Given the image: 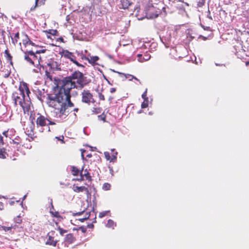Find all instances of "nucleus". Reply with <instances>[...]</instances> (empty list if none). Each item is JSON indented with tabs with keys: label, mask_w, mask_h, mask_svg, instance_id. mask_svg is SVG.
Returning <instances> with one entry per match:
<instances>
[{
	"label": "nucleus",
	"mask_w": 249,
	"mask_h": 249,
	"mask_svg": "<svg viewBox=\"0 0 249 249\" xmlns=\"http://www.w3.org/2000/svg\"><path fill=\"white\" fill-rule=\"evenodd\" d=\"M87 84L83 73L75 71L68 77L65 78L58 84V92L54 94H48L46 103L53 108L52 115L58 121L66 119L69 113L68 107H73L71 101L70 91L73 88H83Z\"/></svg>",
	"instance_id": "f257e3e1"
},
{
	"label": "nucleus",
	"mask_w": 249,
	"mask_h": 249,
	"mask_svg": "<svg viewBox=\"0 0 249 249\" xmlns=\"http://www.w3.org/2000/svg\"><path fill=\"white\" fill-rule=\"evenodd\" d=\"M31 93L28 85L23 83L20 85L18 89L12 94V99L15 106L19 105L23 109L24 112H29L30 109L31 102L29 94Z\"/></svg>",
	"instance_id": "f03ea898"
},
{
	"label": "nucleus",
	"mask_w": 249,
	"mask_h": 249,
	"mask_svg": "<svg viewBox=\"0 0 249 249\" xmlns=\"http://www.w3.org/2000/svg\"><path fill=\"white\" fill-rule=\"evenodd\" d=\"M37 115L38 116L36 120V125L39 131L43 132L44 129L43 127L46 126L47 131H50V128L48 125L55 124V123L52 121L50 117H45L39 113H38Z\"/></svg>",
	"instance_id": "7ed1b4c3"
},
{
	"label": "nucleus",
	"mask_w": 249,
	"mask_h": 249,
	"mask_svg": "<svg viewBox=\"0 0 249 249\" xmlns=\"http://www.w3.org/2000/svg\"><path fill=\"white\" fill-rule=\"evenodd\" d=\"M62 56L64 58L69 59L71 62L78 67H84L83 65L80 64L77 60L76 56L73 53H71L68 50H63L62 52Z\"/></svg>",
	"instance_id": "20e7f679"
},
{
	"label": "nucleus",
	"mask_w": 249,
	"mask_h": 249,
	"mask_svg": "<svg viewBox=\"0 0 249 249\" xmlns=\"http://www.w3.org/2000/svg\"><path fill=\"white\" fill-rule=\"evenodd\" d=\"M82 101L84 103L89 104L90 102H94V99L92 94L89 90H84L82 93Z\"/></svg>",
	"instance_id": "39448f33"
},
{
	"label": "nucleus",
	"mask_w": 249,
	"mask_h": 249,
	"mask_svg": "<svg viewBox=\"0 0 249 249\" xmlns=\"http://www.w3.org/2000/svg\"><path fill=\"white\" fill-rule=\"evenodd\" d=\"M30 120L31 122L29 123L27 127L25 129V132L28 136L33 134L34 129L35 128V124L34 121L35 120V117L33 116L32 113H31L30 115Z\"/></svg>",
	"instance_id": "423d86ee"
},
{
	"label": "nucleus",
	"mask_w": 249,
	"mask_h": 249,
	"mask_svg": "<svg viewBox=\"0 0 249 249\" xmlns=\"http://www.w3.org/2000/svg\"><path fill=\"white\" fill-rule=\"evenodd\" d=\"M28 55H30L33 59V61H32L33 64H32V65H38L40 64V61L41 60V56L40 55L38 56L37 54H36V53L33 51H28Z\"/></svg>",
	"instance_id": "0eeeda50"
},
{
	"label": "nucleus",
	"mask_w": 249,
	"mask_h": 249,
	"mask_svg": "<svg viewBox=\"0 0 249 249\" xmlns=\"http://www.w3.org/2000/svg\"><path fill=\"white\" fill-rule=\"evenodd\" d=\"M47 65L50 69L53 71L60 70L61 69L60 64L55 61H51L50 62L48 63Z\"/></svg>",
	"instance_id": "6e6552de"
},
{
	"label": "nucleus",
	"mask_w": 249,
	"mask_h": 249,
	"mask_svg": "<svg viewBox=\"0 0 249 249\" xmlns=\"http://www.w3.org/2000/svg\"><path fill=\"white\" fill-rule=\"evenodd\" d=\"M73 190L75 192L80 193L83 191H85L86 192L87 195L88 196L90 194L89 191L88 187L85 186H77L73 185Z\"/></svg>",
	"instance_id": "1a4fd4ad"
},
{
	"label": "nucleus",
	"mask_w": 249,
	"mask_h": 249,
	"mask_svg": "<svg viewBox=\"0 0 249 249\" xmlns=\"http://www.w3.org/2000/svg\"><path fill=\"white\" fill-rule=\"evenodd\" d=\"M16 225L7 227L5 226L0 225V230L4 231L5 232H8L9 233L13 234L14 232V230L16 228Z\"/></svg>",
	"instance_id": "9d476101"
},
{
	"label": "nucleus",
	"mask_w": 249,
	"mask_h": 249,
	"mask_svg": "<svg viewBox=\"0 0 249 249\" xmlns=\"http://www.w3.org/2000/svg\"><path fill=\"white\" fill-rule=\"evenodd\" d=\"M74 238L73 235L71 233H69L66 235L64 240L65 246H68L67 244H70L73 243L74 240Z\"/></svg>",
	"instance_id": "9b49d317"
},
{
	"label": "nucleus",
	"mask_w": 249,
	"mask_h": 249,
	"mask_svg": "<svg viewBox=\"0 0 249 249\" xmlns=\"http://www.w3.org/2000/svg\"><path fill=\"white\" fill-rule=\"evenodd\" d=\"M83 178L85 177L86 179L88 180V182L86 183L85 184L87 185L88 187L90 185V184L91 183L92 179L89 173L87 170H86L85 171L84 173L83 174Z\"/></svg>",
	"instance_id": "f8f14e48"
},
{
	"label": "nucleus",
	"mask_w": 249,
	"mask_h": 249,
	"mask_svg": "<svg viewBox=\"0 0 249 249\" xmlns=\"http://www.w3.org/2000/svg\"><path fill=\"white\" fill-rule=\"evenodd\" d=\"M67 170L71 171L73 176H77L79 173L78 169L74 166H69L67 167Z\"/></svg>",
	"instance_id": "ddd939ff"
},
{
	"label": "nucleus",
	"mask_w": 249,
	"mask_h": 249,
	"mask_svg": "<svg viewBox=\"0 0 249 249\" xmlns=\"http://www.w3.org/2000/svg\"><path fill=\"white\" fill-rule=\"evenodd\" d=\"M45 0H36L35 6L32 7L30 9V10L31 11L34 10L36 7L42 5V4H43L45 3Z\"/></svg>",
	"instance_id": "4468645a"
},
{
	"label": "nucleus",
	"mask_w": 249,
	"mask_h": 249,
	"mask_svg": "<svg viewBox=\"0 0 249 249\" xmlns=\"http://www.w3.org/2000/svg\"><path fill=\"white\" fill-rule=\"evenodd\" d=\"M53 237L51 236H49L48 239L46 241V244L49 245H52L54 247H55L56 245V243L57 242V241H53Z\"/></svg>",
	"instance_id": "2eb2a0df"
},
{
	"label": "nucleus",
	"mask_w": 249,
	"mask_h": 249,
	"mask_svg": "<svg viewBox=\"0 0 249 249\" xmlns=\"http://www.w3.org/2000/svg\"><path fill=\"white\" fill-rule=\"evenodd\" d=\"M112 156L110 157V162H115L117 159V155L118 154L117 152L115 151L114 149H111Z\"/></svg>",
	"instance_id": "dca6fc26"
},
{
	"label": "nucleus",
	"mask_w": 249,
	"mask_h": 249,
	"mask_svg": "<svg viewBox=\"0 0 249 249\" xmlns=\"http://www.w3.org/2000/svg\"><path fill=\"white\" fill-rule=\"evenodd\" d=\"M120 1L122 5V8L124 9L127 8L130 4L128 0H121Z\"/></svg>",
	"instance_id": "f3484780"
},
{
	"label": "nucleus",
	"mask_w": 249,
	"mask_h": 249,
	"mask_svg": "<svg viewBox=\"0 0 249 249\" xmlns=\"http://www.w3.org/2000/svg\"><path fill=\"white\" fill-rule=\"evenodd\" d=\"M86 60H88L90 63L94 64L97 60H99V57L97 56H90V58L87 57Z\"/></svg>",
	"instance_id": "a211bd4d"
},
{
	"label": "nucleus",
	"mask_w": 249,
	"mask_h": 249,
	"mask_svg": "<svg viewBox=\"0 0 249 249\" xmlns=\"http://www.w3.org/2000/svg\"><path fill=\"white\" fill-rule=\"evenodd\" d=\"M116 226V223L111 219H109L106 224V227L107 228H112L114 229Z\"/></svg>",
	"instance_id": "6ab92c4d"
},
{
	"label": "nucleus",
	"mask_w": 249,
	"mask_h": 249,
	"mask_svg": "<svg viewBox=\"0 0 249 249\" xmlns=\"http://www.w3.org/2000/svg\"><path fill=\"white\" fill-rule=\"evenodd\" d=\"M24 59L31 64H33V62H32L33 59L32 58V57L30 56V55H28V52H24Z\"/></svg>",
	"instance_id": "aec40b11"
},
{
	"label": "nucleus",
	"mask_w": 249,
	"mask_h": 249,
	"mask_svg": "<svg viewBox=\"0 0 249 249\" xmlns=\"http://www.w3.org/2000/svg\"><path fill=\"white\" fill-rule=\"evenodd\" d=\"M11 38L12 43L15 45L18 42V40L19 39V33H17L15 34L14 37L11 36Z\"/></svg>",
	"instance_id": "412c9836"
},
{
	"label": "nucleus",
	"mask_w": 249,
	"mask_h": 249,
	"mask_svg": "<svg viewBox=\"0 0 249 249\" xmlns=\"http://www.w3.org/2000/svg\"><path fill=\"white\" fill-rule=\"evenodd\" d=\"M76 56L80 57V59L82 60L87 59V57L83 54L81 52H79L78 51H76L74 53H73Z\"/></svg>",
	"instance_id": "4be33fe9"
},
{
	"label": "nucleus",
	"mask_w": 249,
	"mask_h": 249,
	"mask_svg": "<svg viewBox=\"0 0 249 249\" xmlns=\"http://www.w3.org/2000/svg\"><path fill=\"white\" fill-rule=\"evenodd\" d=\"M151 42H143V44L142 46V49H148L149 50V48L150 47Z\"/></svg>",
	"instance_id": "5701e85b"
},
{
	"label": "nucleus",
	"mask_w": 249,
	"mask_h": 249,
	"mask_svg": "<svg viewBox=\"0 0 249 249\" xmlns=\"http://www.w3.org/2000/svg\"><path fill=\"white\" fill-rule=\"evenodd\" d=\"M143 100H144L143 102L141 104V107L142 108H146L148 106V102H149L148 99H145Z\"/></svg>",
	"instance_id": "b1692460"
},
{
	"label": "nucleus",
	"mask_w": 249,
	"mask_h": 249,
	"mask_svg": "<svg viewBox=\"0 0 249 249\" xmlns=\"http://www.w3.org/2000/svg\"><path fill=\"white\" fill-rule=\"evenodd\" d=\"M157 47V44L155 42L151 43L150 47L149 49V52L154 51Z\"/></svg>",
	"instance_id": "393cba45"
},
{
	"label": "nucleus",
	"mask_w": 249,
	"mask_h": 249,
	"mask_svg": "<svg viewBox=\"0 0 249 249\" xmlns=\"http://www.w3.org/2000/svg\"><path fill=\"white\" fill-rule=\"evenodd\" d=\"M111 185L109 183H105L103 185V189L105 191H107L110 190Z\"/></svg>",
	"instance_id": "a878e982"
},
{
	"label": "nucleus",
	"mask_w": 249,
	"mask_h": 249,
	"mask_svg": "<svg viewBox=\"0 0 249 249\" xmlns=\"http://www.w3.org/2000/svg\"><path fill=\"white\" fill-rule=\"evenodd\" d=\"M109 212H110L109 211H106L102 212L100 213L99 217L100 218H102V217L105 216L106 215H107L108 213H109Z\"/></svg>",
	"instance_id": "bb28decb"
},
{
	"label": "nucleus",
	"mask_w": 249,
	"mask_h": 249,
	"mask_svg": "<svg viewBox=\"0 0 249 249\" xmlns=\"http://www.w3.org/2000/svg\"><path fill=\"white\" fill-rule=\"evenodd\" d=\"M13 142L15 144H19L21 142V139L19 137L17 136L14 140H13Z\"/></svg>",
	"instance_id": "cd10ccee"
},
{
	"label": "nucleus",
	"mask_w": 249,
	"mask_h": 249,
	"mask_svg": "<svg viewBox=\"0 0 249 249\" xmlns=\"http://www.w3.org/2000/svg\"><path fill=\"white\" fill-rule=\"evenodd\" d=\"M143 59L144 60V61H147V60H149L151 57V56L146 52V53L143 54Z\"/></svg>",
	"instance_id": "c85d7f7f"
},
{
	"label": "nucleus",
	"mask_w": 249,
	"mask_h": 249,
	"mask_svg": "<svg viewBox=\"0 0 249 249\" xmlns=\"http://www.w3.org/2000/svg\"><path fill=\"white\" fill-rule=\"evenodd\" d=\"M130 77L131 78L129 79V80H132L133 79H134L139 82V83L141 84V82L139 79H138L136 77L134 76L131 75V74H127V76H126V78H129Z\"/></svg>",
	"instance_id": "c756f323"
},
{
	"label": "nucleus",
	"mask_w": 249,
	"mask_h": 249,
	"mask_svg": "<svg viewBox=\"0 0 249 249\" xmlns=\"http://www.w3.org/2000/svg\"><path fill=\"white\" fill-rule=\"evenodd\" d=\"M205 3V0H199L197 2V7H201L204 5Z\"/></svg>",
	"instance_id": "7c9ffc66"
},
{
	"label": "nucleus",
	"mask_w": 249,
	"mask_h": 249,
	"mask_svg": "<svg viewBox=\"0 0 249 249\" xmlns=\"http://www.w3.org/2000/svg\"><path fill=\"white\" fill-rule=\"evenodd\" d=\"M98 119L101 121H103L104 122H106V115L104 114H102L101 115L98 116Z\"/></svg>",
	"instance_id": "2f4dec72"
},
{
	"label": "nucleus",
	"mask_w": 249,
	"mask_h": 249,
	"mask_svg": "<svg viewBox=\"0 0 249 249\" xmlns=\"http://www.w3.org/2000/svg\"><path fill=\"white\" fill-rule=\"evenodd\" d=\"M137 57H138V61L141 62H142L144 61V60L143 59V55L142 54H138L137 55Z\"/></svg>",
	"instance_id": "473e14b6"
},
{
	"label": "nucleus",
	"mask_w": 249,
	"mask_h": 249,
	"mask_svg": "<svg viewBox=\"0 0 249 249\" xmlns=\"http://www.w3.org/2000/svg\"><path fill=\"white\" fill-rule=\"evenodd\" d=\"M58 230L59 231L60 234L62 236L64 235V233H65L67 232V230H63V229H62L60 227H59L58 228Z\"/></svg>",
	"instance_id": "72a5a7b5"
},
{
	"label": "nucleus",
	"mask_w": 249,
	"mask_h": 249,
	"mask_svg": "<svg viewBox=\"0 0 249 249\" xmlns=\"http://www.w3.org/2000/svg\"><path fill=\"white\" fill-rule=\"evenodd\" d=\"M6 152L3 151L1 149L0 150V158L5 159L6 158Z\"/></svg>",
	"instance_id": "f704fd0d"
},
{
	"label": "nucleus",
	"mask_w": 249,
	"mask_h": 249,
	"mask_svg": "<svg viewBox=\"0 0 249 249\" xmlns=\"http://www.w3.org/2000/svg\"><path fill=\"white\" fill-rule=\"evenodd\" d=\"M104 155H105V157L106 158V159L108 160H110V154L108 152H104Z\"/></svg>",
	"instance_id": "c9c22d12"
},
{
	"label": "nucleus",
	"mask_w": 249,
	"mask_h": 249,
	"mask_svg": "<svg viewBox=\"0 0 249 249\" xmlns=\"http://www.w3.org/2000/svg\"><path fill=\"white\" fill-rule=\"evenodd\" d=\"M46 51V49H40V50H36V52H35L36 54H39L41 53H45Z\"/></svg>",
	"instance_id": "e433bc0d"
},
{
	"label": "nucleus",
	"mask_w": 249,
	"mask_h": 249,
	"mask_svg": "<svg viewBox=\"0 0 249 249\" xmlns=\"http://www.w3.org/2000/svg\"><path fill=\"white\" fill-rule=\"evenodd\" d=\"M15 221L17 223L19 224V223H21L22 219L20 216H18L16 218H15Z\"/></svg>",
	"instance_id": "4c0bfd02"
},
{
	"label": "nucleus",
	"mask_w": 249,
	"mask_h": 249,
	"mask_svg": "<svg viewBox=\"0 0 249 249\" xmlns=\"http://www.w3.org/2000/svg\"><path fill=\"white\" fill-rule=\"evenodd\" d=\"M26 38L23 40V44L26 46L29 44V41H28V39H29L28 36H25Z\"/></svg>",
	"instance_id": "58836bf2"
},
{
	"label": "nucleus",
	"mask_w": 249,
	"mask_h": 249,
	"mask_svg": "<svg viewBox=\"0 0 249 249\" xmlns=\"http://www.w3.org/2000/svg\"><path fill=\"white\" fill-rule=\"evenodd\" d=\"M89 215H90V214H89V213H87V215H86V216L85 217L83 218H80V219H79V221H81V222H84V221H85V220H86L88 219L89 218Z\"/></svg>",
	"instance_id": "ea45409f"
},
{
	"label": "nucleus",
	"mask_w": 249,
	"mask_h": 249,
	"mask_svg": "<svg viewBox=\"0 0 249 249\" xmlns=\"http://www.w3.org/2000/svg\"><path fill=\"white\" fill-rule=\"evenodd\" d=\"M147 89H146L145 91L142 93V97L143 99H148V98L147 97Z\"/></svg>",
	"instance_id": "a19ab883"
},
{
	"label": "nucleus",
	"mask_w": 249,
	"mask_h": 249,
	"mask_svg": "<svg viewBox=\"0 0 249 249\" xmlns=\"http://www.w3.org/2000/svg\"><path fill=\"white\" fill-rule=\"evenodd\" d=\"M5 56L6 57L7 60L8 61H10L11 64H12V57L11 55V54L10 53H9L7 55H6Z\"/></svg>",
	"instance_id": "79ce46f5"
},
{
	"label": "nucleus",
	"mask_w": 249,
	"mask_h": 249,
	"mask_svg": "<svg viewBox=\"0 0 249 249\" xmlns=\"http://www.w3.org/2000/svg\"><path fill=\"white\" fill-rule=\"evenodd\" d=\"M83 170L80 173V178L76 179H74V180H76L78 181H81L84 180L83 176Z\"/></svg>",
	"instance_id": "37998d69"
},
{
	"label": "nucleus",
	"mask_w": 249,
	"mask_h": 249,
	"mask_svg": "<svg viewBox=\"0 0 249 249\" xmlns=\"http://www.w3.org/2000/svg\"><path fill=\"white\" fill-rule=\"evenodd\" d=\"M79 229L82 231L83 233H85L87 231V228L84 226L80 227Z\"/></svg>",
	"instance_id": "c03bdc74"
},
{
	"label": "nucleus",
	"mask_w": 249,
	"mask_h": 249,
	"mask_svg": "<svg viewBox=\"0 0 249 249\" xmlns=\"http://www.w3.org/2000/svg\"><path fill=\"white\" fill-rule=\"evenodd\" d=\"M57 33V31L56 30H52L50 32V34L53 36H56Z\"/></svg>",
	"instance_id": "a18cd8bd"
},
{
	"label": "nucleus",
	"mask_w": 249,
	"mask_h": 249,
	"mask_svg": "<svg viewBox=\"0 0 249 249\" xmlns=\"http://www.w3.org/2000/svg\"><path fill=\"white\" fill-rule=\"evenodd\" d=\"M108 168H109L110 174L112 175V176H114V171H113L112 167H111L110 166H108Z\"/></svg>",
	"instance_id": "49530a36"
},
{
	"label": "nucleus",
	"mask_w": 249,
	"mask_h": 249,
	"mask_svg": "<svg viewBox=\"0 0 249 249\" xmlns=\"http://www.w3.org/2000/svg\"><path fill=\"white\" fill-rule=\"evenodd\" d=\"M207 17L208 18H209V19H210L211 20L213 19V18H212V16H211L210 11L209 10V9H208V15L207 16Z\"/></svg>",
	"instance_id": "de8ad7c7"
},
{
	"label": "nucleus",
	"mask_w": 249,
	"mask_h": 249,
	"mask_svg": "<svg viewBox=\"0 0 249 249\" xmlns=\"http://www.w3.org/2000/svg\"><path fill=\"white\" fill-rule=\"evenodd\" d=\"M244 52L243 51H239V52H236L235 53V54L237 56V57L238 58H241L242 57H243L240 54V53H243Z\"/></svg>",
	"instance_id": "09e8293b"
},
{
	"label": "nucleus",
	"mask_w": 249,
	"mask_h": 249,
	"mask_svg": "<svg viewBox=\"0 0 249 249\" xmlns=\"http://www.w3.org/2000/svg\"><path fill=\"white\" fill-rule=\"evenodd\" d=\"M53 216L55 217H59L60 216L58 212H55L54 214H53Z\"/></svg>",
	"instance_id": "8fccbe9b"
},
{
	"label": "nucleus",
	"mask_w": 249,
	"mask_h": 249,
	"mask_svg": "<svg viewBox=\"0 0 249 249\" xmlns=\"http://www.w3.org/2000/svg\"><path fill=\"white\" fill-rule=\"evenodd\" d=\"M87 227L90 229H92L94 227V225L93 224H89L87 225Z\"/></svg>",
	"instance_id": "3c124183"
},
{
	"label": "nucleus",
	"mask_w": 249,
	"mask_h": 249,
	"mask_svg": "<svg viewBox=\"0 0 249 249\" xmlns=\"http://www.w3.org/2000/svg\"><path fill=\"white\" fill-rule=\"evenodd\" d=\"M116 91V89L114 88H112L110 89V92L111 93H113L114 92H115Z\"/></svg>",
	"instance_id": "603ef678"
},
{
	"label": "nucleus",
	"mask_w": 249,
	"mask_h": 249,
	"mask_svg": "<svg viewBox=\"0 0 249 249\" xmlns=\"http://www.w3.org/2000/svg\"><path fill=\"white\" fill-rule=\"evenodd\" d=\"M28 41H29V44L32 45V46H35V44L32 41L30 40V39H28Z\"/></svg>",
	"instance_id": "864d4df0"
},
{
	"label": "nucleus",
	"mask_w": 249,
	"mask_h": 249,
	"mask_svg": "<svg viewBox=\"0 0 249 249\" xmlns=\"http://www.w3.org/2000/svg\"><path fill=\"white\" fill-rule=\"evenodd\" d=\"M4 209V205L2 202H0V210H2Z\"/></svg>",
	"instance_id": "5fc2aeb1"
},
{
	"label": "nucleus",
	"mask_w": 249,
	"mask_h": 249,
	"mask_svg": "<svg viewBox=\"0 0 249 249\" xmlns=\"http://www.w3.org/2000/svg\"><path fill=\"white\" fill-rule=\"evenodd\" d=\"M99 98H100V100H105L104 96L102 94H100L99 95Z\"/></svg>",
	"instance_id": "6e6d98bb"
},
{
	"label": "nucleus",
	"mask_w": 249,
	"mask_h": 249,
	"mask_svg": "<svg viewBox=\"0 0 249 249\" xmlns=\"http://www.w3.org/2000/svg\"><path fill=\"white\" fill-rule=\"evenodd\" d=\"M84 213V211L78 212L74 214V215H80Z\"/></svg>",
	"instance_id": "4d7b16f0"
},
{
	"label": "nucleus",
	"mask_w": 249,
	"mask_h": 249,
	"mask_svg": "<svg viewBox=\"0 0 249 249\" xmlns=\"http://www.w3.org/2000/svg\"><path fill=\"white\" fill-rule=\"evenodd\" d=\"M0 143L3 144V138L1 135H0Z\"/></svg>",
	"instance_id": "13d9d810"
},
{
	"label": "nucleus",
	"mask_w": 249,
	"mask_h": 249,
	"mask_svg": "<svg viewBox=\"0 0 249 249\" xmlns=\"http://www.w3.org/2000/svg\"><path fill=\"white\" fill-rule=\"evenodd\" d=\"M106 55L110 59H113V56L110 55V54H107Z\"/></svg>",
	"instance_id": "bf43d9fd"
},
{
	"label": "nucleus",
	"mask_w": 249,
	"mask_h": 249,
	"mask_svg": "<svg viewBox=\"0 0 249 249\" xmlns=\"http://www.w3.org/2000/svg\"><path fill=\"white\" fill-rule=\"evenodd\" d=\"M4 53L5 54V56L7 55L8 54H9V52L7 50H6L4 52Z\"/></svg>",
	"instance_id": "052dcab7"
},
{
	"label": "nucleus",
	"mask_w": 249,
	"mask_h": 249,
	"mask_svg": "<svg viewBox=\"0 0 249 249\" xmlns=\"http://www.w3.org/2000/svg\"><path fill=\"white\" fill-rule=\"evenodd\" d=\"M51 207L53 209V200L52 199H51Z\"/></svg>",
	"instance_id": "680f3d73"
},
{
	"label": "nucleus",
	"mask_w": 249,
	"mask_h": 249,
	"mask_svg": "<svg viewBox=\"0 0 249 249\" xmlns=\"http://www.w3.org/2000/svg\"><path fill=\"white\" fill-rule=\"evenodd\" d=\"M78 110V108H75L74 109H73V111L74 112H77Z\"/></svg>",
	"instance_id": "e2e57ef3"
},
{
	"label": "nucleus",
	"mask_w": 249,
	"mask_h": 249,
	"mask_svg": "<svg viewBox=\"0 0 249 249\" xmlns=\"http://www.w3.org/2000/svg\"><path fill=\"white\" fill-rule=\"evenodd\" d=\"M215 65L216 66H222L223 64H219L215 63Z\"/></svg>",
	"instance_id": "0e129e2a"
},
{
	"label": "nucleus",
	"mask_w": 249,
	"mask_h": 249,
	"mask_svg": "<svg viewBox=\"0 0 249 249\" xmlns=\"http://www.w3.org/2000/svg\"><path fill=\"white\" fill-rule=\"evenodd\" d=\"M87 157H89V158H90L91 157V154H88V155H87Z\"/></svg>",
	"instance_id": "69168bd1"
},
{
	"label": "nucleus",
	"mask_w": 249,
	"mask_h": 249,
	"mask_svg": "<svg viewBox=\"0 0 249 249\" xmlns=\"http://www.w3.org/2000/svg\"><path fill=\"white\" fill-rule=\"evenodd\" d=\"M7 133V132L6 131H4L3 132V135H5L6 136V134Z\"/></svg>",
	"instance_id": "338daca9"
},
{
	"label": "nucleus",
	"mask_w": 249,
	"mask_h": 249,
	"mask_svg": "<svg viewBox=\"0 0 249 249\" xmlns=\"http://www.w3.org/2000/svg\"><path fill=\"white\" fill-rule=\"evenodd\" d=\"M82 157L83 159H84V155L83 152H82Z\"/></svg>",
	"instance_id": "774afa93"
}]
</instances>
